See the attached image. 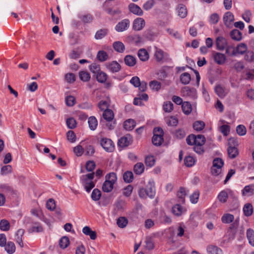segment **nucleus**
I'll list each match as a JSON object with an SVG mask.
<instances>
[{"label":"nucleus","mask_w":254,"mask_h":254,"mask_svg":"<svg viewBox=\"0 0 254 254\" xmlns=\"http://www.w3.org/2000/svg\"><path fill=\"white\" fill-rule=\"evenodd\" d=\"M139 196L142 198L149 197L151 198L154 197L155 195V184L153 180H149L145 188H140L138 191Z\"/></svg>","instance_id":"obj_1"},{"label":"nucleus","mask_w":254,"mask_h":254,"mask_svg":"<svg viewBox=\"0 0 254 254\" xmlns=\"http://www.w3.org/2000/svg\"><path fill=\"white\" fill-rule=\"evenodd\" d=\"M117 178L116 173H110L105 176V181L103 184V191L106 192H110L113 189L114 184L117 181Z\"/></svg>","instance_id":"obj_2"},{"label":"nucleus","mask_w":254,"mask_h":254,"mask_svg":"<svg viewBox=\"0 0 254 254\" xmlns=\"http://www.w3.org/2000/svg\"><path fill=\"white\" fill-rule=\"evenodd\" d=\"M154 55L155 60L158 63H164L171 60L169 54L168 53L157 47H155Z\"/></svg>","instance_id":"obj_3"},{"label":"nucleus","mask_w":254,"mask_h":254,"mask_svg":"<svg viewBox=\"0 0 254 254\" xmlns=\"http://www.w3.org/2000/svg\"><path fill=\"white\" fill-rule=\"evenodd\" d=\"M189 145H203L205 142V138L203 135H190L186 139Z\"/></svg>","instance_id":"obj_4"},{"label":"nucleus","mask_w":254,"mask_h":254,"mask_svg":"<svg viewBox=\"0 0 254 254\" xmlns=\"http://www.w3.org/2000/svg\"><path fill=\"white\" fill-rule=\"evenodd\" d=\"M100 144L104 149L107 152H112L114 150V143L113 141L109 138H101L100 140Z\"/></svg>","instance_id":"obj_5"},{"label":"nucleus","mask_w":254,"mask_h":254,"mask_svg":"<svg viewBox=\"0 0 254 254\" xmlns=\"http://www.w3.org/2000/svg\"><path fill=\"white\" fill-rule=\"evenodd\" d=\"M181 93L184 97L194 99L196 97V91L194 88L189 86L183 87L181 90Z\"/></svg>","instance_id":"obj_6"},{"label":"nucleus","mask_w":254,"mask_h":254,"mask_svg":"<svg viewBox=\"0 0 254 254\" xmlns=\"http://www.w3.org/2000/svg\"><path fill=\"white\" fill-rule=\"evenodd\" d=\"M129 24V20L127 19H125L118 23L115 26V30L119 32H123L128 29Z\"/></svg>","instance_id":"obj_7"},{"label":"nucleus","mask_w":254,"mask_h":254,"mask_svg":"<svg viewBox=\"0 0 254 254\" xmlns=\"http://www.w3.org/2000/svg\"><path fill=\"white\" fill-rule=\"evenodd\" d=\"M225 25L228 28L232 27V23L234 21V16L233 13L230 11L226 12L223 17Z\"/></svg>","instance_id":"obj_8"},{"label":"nucleus","mask_w":254,"mask_h":254,"mask_svg":"<svg viewBox=\"0 0 254 254\" xmlns=\"http://www.w3.org/2000/svg\"><path fill=\"white\" fill-rule=\"evenodd\" d=\"M215 44L218 50H223L227 46V40L222 36H219L216 39Z\"/></svg>","instance_id":"obj_9"},{"label":"nucleus","mask_w":254,"mask_h":254,"mask_svg":"<svg viewBox=\"0 0 254 254\" xmlns=\"http://www.w3.org/2000/svg\"><path fill=\"white\" fill-rule=\"evenodd\" d=\"M126 40L127 42L129 43H134L136 45H138L142 43V39L138 34H132L128 35L127 38Z\"/></svg>","instance_id":"obj_10"},{"label":"nucleus","mask_w":254,"mask_h":254,"mask_svg":"<svg viewBox=\"0 0 254 254\" xmlns=\"http://www.w3.org/2000/svg\"><path fill=\"white\" fill-rule=\"evenodd\" d=\"M213 57L214 61L218 64H223L226 61V56L222 53L214 52Z\"/></svg>","instance_id":"obj_11"},{"label":"nucleus","mask_w":254,"mask_h":254,"mask_svg":"<svg viewBox=\"0 0 254 254\" xmlns=\"http://www.w3.org/2000/svg\"><path fill=\"white\" fill-rule=\"evenodd\" d=\"M145 24V20L142 18L138 17L134 20L132 27L134 30L139 31L144 27Z\"/></svg>","instance_id":"obj_12"},{"label":"nucleus","mask_w":254,"mask_h":254,"mask_svg":"<svg viewBox=\"0 0 254 254\" xmlns=\"http://www.w3.org/2000/svg\"><path fill=\"white\" fill-rule=\"evenodd\" d=\"M25 233L24 229H19L15 234V240L21 248L24 246L23 243V236Z\"/></svg>","instance_id":"obj_13"},{"label":"nucleus","mask_w":254,"mask_h":254,"mask_svg":"<svg viewBox=\"0 0 254 254\" xmlns=\"http://www.w3.org/2000/svg\"><path fill=\"white\" fill-rule=\"evenodd\" d=\"M132 141V138L129 135H126L121 137L118 141V145L120 147H124L129 145Z\"/></svg>","instance_id":"obj_14"},{"label":"nucleus","mask_w":254,"mask_h":254,"mask_svg":"<svg viewBox=\"0 0 254 254\" xmlns=\"http://www.w3.org/2000/svg\"><path fill=\"white\" fill-rule=\"evenodd\" d=\"M128 9L129 11L134 14L139 16L143 15V12L141 8L133 3H131L128 5Z\"/></svg>","instance_id":"obj_15"},{"label":"nucleus","mask_w":254,"mask_h":254,"mask_svg":"<svg viewBox=\"0 0 254 254\" xmlns=\"http://www.w3.org/2000/svg\"><path fill=\"white\" fill-rule=\"evenodd\" d=\"M215 92L216 94L221 98H223L228 93V90L220 85L216 86Z\"/></svg>","instance_id":"obj_16"},{"label":"nucleus","mask_w":254,"mask_h":254,"mask_svg":"<svg viewBox=\"0 0 254 254\" xmlns=\"http://www.w3.org/2000/svg\"><path fill=\"white\" fill-rule=\"evenodd\" d=\"M176 10L178 13V15L182 18L186 17L188 14V10L186 6L183 4H179L178 5Z\"/></svg>","instance_id":"obj_17"},{"label":"nucleus","mask_w":254,"mask_h":254,"mask_svg":"<svg viewBox=\"0 0 254 254\" xmlns=\"http://www.w3.org/2000/svg\"><path fill=\"white\" fill-rule=\"evenodd\" d=\"M82 232L84 234L89 236L91 240H94L97 238L96 232L92 231L89 226H85L82 229Z\"/></svg>","instance_id":"obj_18"},{"label":"nucleus","mask_w":254,"mask_h":254,"mask_svg":"<svg viewBox=\"0 0 254 254\" xmlns=\"http://www.w3.org/2000/svg\"><path fill=\"white\" fill-rule=\"evenodd\" d=\"M124 61L127 65L130 67L134 66L136 63L135 57L130 55L125 56Z\"/></svg>","instance_id":"obj_19"},{"label":"nucleus","mask_w":254,"mask_h":254,"mask_svg":"<svg viewBox=\"0 0 254 254\" xmlns=\"http://www.w3.org/2000/svg\"><path fill=\"white\" fill-rule=\"evenodd\" d=\"M247 46L243 43L239 44L235 48L236 56L243 55L247 51Z\"/></svg>","instance_id":"obj_20"},{"label":"nucleus","mask_w":254,"mask_h":254,"mask_svg":"<svg viewBox=\"0 0 254 254\" xmlns=\"http://www.w3.org/2000/svg\"><path fill=\"white\" fill-rule=\"evenodd\" d=\"M137 55L139 59L143 62L147 61L149 58V54L145 49H139Z\"/></svg>","instance_id":"obj_21"},{"label":"nucleus","mask_w":254,"mask_h":254,"mask_svg":"<svg viewBox=\"0 0 254 254\" xmlns=\"http://www.w3.org/2000/svg\"><path fill=\"white\" fill-rule=\"evenodd\" d=\"M113 47L114 49L119 53H123L125 50V46L121 41H116L113 43Z\"/></svg>","instance_id":"obj_22"},{"label":"nucleus","mask_w":254,"mask_h":254,"mask_svg":"<svg viewBox=\"0 0 254 254\" xmlns=\"http://www.w3.org/2000/svg\"><path fill=\"white\" fill-rule=\"evenodd\" d=\"M254 186L248 185L245 187L242 190V194L244 196H250L254 194Z\"/></svg>","instance_id":"obj_23"},{"label":"nucleus","mask_w":254,"mask_h":254,"mask_svg":"<svg viewBox=\"0 0 254 254\" xmlns=\"http://www.w3.org/2000/svg\"><path fill=\"white\" fill-rule=\"evenodd\" d=\"M107 68L112 72H117L120 70L121 66L118 63L114 61L108 64Z\"/></svg>","instance_id":"obj_24"},{"label":"nucleus","mask_w":254,"mask_h":254,"mask_svg":"<svg viewBox=\"0 0 254 254\" xmlns=\"http://www.w3.org/2000/svg\"><path fill=\"white\" fill-rule=\"evenodd\" d=\"M103 117L107 122H111L114 118V113L111 109L104 111L103 113Z\"/></svg>","instance_id":"obj_25"},{"label":"nucleus","mask_w":254,"mask_h":254,"mask_svg":"<svg viewBox=\"0 0 254 254\" xmlns=\"http://www.w3.org/2000/svg\"><path fill=\"white\" fill-rule=\"evenodd\" d=\"M206 251L210 254H222V250L214 246H208L206 248Z\"/></svg>","instance_id":"obj_26"},{"label":"nucleus","mask_w":254,"mask_h":254,"mask_svg":"<svg viewBox=\"0 0 254 254\" xmlns=\"http://www.w3.org/2000/svg\"><path fill=\"white\" fill-rule=\"evenodd\" d=\"M135 126V121L132 119H128L124 123V127L127 130H132Z\"/></svg>","instance_id":"obj_27"},{"label":"nucleus","mask_w":254,"mask_h":254,"mask_svg":"<svg viewBox=\"0 0 254 254\" xmlns=\"http://www.w3.org/2000/svg\"><path fill=\"white\" fill-rule=\"evenodd\" d=\"M180 81L184 85L188 84L191 80V76L188 72H184L180 75Z\"/></svg>","instance_id":"obj_28"},{"label":"nucleus","mask_w":254,"mask_h":254,"mask_svg":"<svg viewBox=\"0 0 254 254\" xmlns=\"http://www.w3.org/2000/svg\"><path fill=\"white\" fill-rule=\"evenodd\" d=\"M110 105V100L107 99L106 100H101L98 103V107L102 111H106L109 110Z\"/></svg>","instance_id":"obj_29"},{"label":"nucleus","mask_w":254,"mask_h":254,"mask_svg":"<svg viewBox=\"0 0 254 254\" xmlns=\"http://www.w3.org/2000/svg\"><path fill=\"white\" fill-rule=\"evenodd\" d=\"M230 36L232 39L239 41L242 38V33L237 29L233 30L230 33Z\"/></svg>","instance_id":"obj_30"},{"label":"nucleus","mask_w":254,"mask_h":254,"mask_svg":"<svg viewBox=\"0 0 254 254\" xmlns=\"http://www.w3.org/2000/svg\"><path fill=\"white\" fill-rule=\"evenodd\" d=\"M247 237L249 244L253 247H254V231L249 228L247 231Z\"/></svg>","instance_id":"obj_31"},{"label":"nucleus","mask_w":254,"mask_h":254,"mask_svg":"<svg viewBox=\"0 0 254 254\" xmlns=\"http://www.w3.org/2000/svg\"><path fill=\"white\" fill-rule=\"evenodd\" d=\"M234 217L233 215L229 213L224 214L221 217V221L223 223L229 224L233 221Z\"/></svg>","instance_id":"obj_32"},{"label":"nucleus","mask_w":254,"mask_h":254,"mask_svg":"<svg viewBox=\"0 0 254 254\" xmlns=\"http://www.w3.org/2000/svg\"><path fill=\"white\" fill-rule=\"evenodd\" d=\"M134 173L137 175H141L144 171V166L142 163H136L133 168Z\"/></svg>","instance_id":"obj_33"},{"label":"nucleus","mask_w":254,"mask_h":254,"mask_svg":"<svg viewBox=\"0 0 254 254\" xmlns=\"http://www.w3.org/2000/svg\"><path fill=\"white\" fill-rule=\"evenodd\" d=\"M243 212L245 216H250L253 212V207L251 204L247 203L243 207Z\"/></svg>","instance_id":"obj_34"},{"label":"nucleus","mask_w":254,"mask_h":254,"mask_svg":"<svg viewBox=\"0 0 254 254\" xmlns=\"http://www.w3.org/2000/svg\"><path fill=\"white\" fill-rule=\"evenodd\" d=\"M183 112L186 115L190 114L191 111V105L189 102H184L182 105Z\"/></svg>","instance_id":"obj_35"},{"label":"nucleus","mask_w":254,"mask_h":254,"mask_svg":"<svg viewBox=\"0 0 254 254\" xmlns=\"http://www.w3.org/2000/svg\"><path fill=\"white\" fill-rule=\"evenodd\" d=\"M227 151L229 157L232 159L235 158L239 154L238 150L235 146L228 147Z\"/></svg>","instance_id":"obj_36"},{"label":"nucleus","mask_w":254,"mask_h":254,"mask_svg":"<svg viewBox=\"0 0 254 254\" xmlns=\"http://www.w3.org/2000/svg\"><path fill=\"white\" fill-rule=\"evenodd\" d=\"M88 123L90 129L95 130L98 125L97 120L95 117L92 116L88 118Z\"/></svg>","instance_id":"obj_37"},{"label":"nucleus","mask_w":254,"mask_h":254,"mask_svg":"<svg viewBox=\"0 0 254 254\" xmlns=\"http://www.w3.org/2000/svg\"><path fill=\"white\" fill-rule=\"evenodd\" d=\"M4 247L5 251L9 254H12L15 251V245L12 242H8L7 243H6Z\"/></svg>","instance_id":"obj_38"},{"label":"nucleus","mask_w":254,"mask_h":254,"mask_svg":"<svg viewBox=\"0 0 254 254\" xmlns=\"http://www.w3.org/2000/svg\"><path fill=\"white\" fill-rule=\"evenodd\" d=\"M205 126V124L204 122L201 121H196L193 124L194 129L197 131L202 130L204 128Z\"/></svg>","instance_id":"obj_39"},{"label":"nucleus","mask_w":254,"mask_h":254,"mask_svg":"<svg viewBox=\"0 0 254 254\" xmlns=\"http://www.w3.org/2000/svg\"><path fill=\"white\" fill-rule=\"evenodd\" d=\"M10 225L6 219H2L0 221V229L3 231H7L9 230Z\"/></svg>","instance_id":"obj_40"},{"label":"nucleus","mask_w":254,"mask_h":254,"mask_svg":"<svg viewBox=\"0 0 254 254\" xmlns=\"http://www.w3.org/2000/svg\"><path fill=\"white\" fill-rule=\"evenodd\" d=\"M149 87L152 90L158 91L161 89V83L157 80H153L149 83Z\"/></svg>","instance_id":"obj_41"},{"label":"nucleus","mask_w":254,"mask_h":254,"mask_svg":"<svg viewBox=\"0 0 254 254\" xmlns=\"http://www.w3.org/2000/svg\"><path fill=\"white\" fill-rule=\"evenodd\" d=\"M184 209L180 204H176L172 207V212L176 216H180L183 213Z\"/></svg>","instance_id":"obj_42"},{"label":"nucleus","mask_w":254,"mask_h":254,"mask_svg":"<svg viewBox=\"0 0 254 254\" xmlns=\"http://www.w3.org/2000/svg\"><path fill=\"white\" fill-rule=\"evenodd\" d=\"M79 78L84 82H87L90 79L89 73L86 71H81L79 72Z\"/></svg>","instance_id":"obj_43"},{"label":"nucleus","mask_w":254,"mask_h":254,"mask_svg":"<svg viewBox=\"0 0 254 254\" xmlns=\"http://www.w3.org/2000/svg\"><path fill=\"white\" fill-rule=\"evenodd\" d=\"M69 245V240L68 237L66 236L63 237L59 241L60 247L62 249L67 248Z\"/></svg>","instance_id":"obj_44"},{"label":"nucleus","mask_w":254,"mask_h":254,"mask_svg":"<svg viewBox=\"0 0 254 254\" xmlns=\"http://www.w3.org/2000/svg\"><path fill=\"white\" fill-rule=\"evenodd\" d=\"M43 231V228L42 226L39 223H35L28 230L29 233L33 232H41Z\"/></svg>","instance_id":"obj_45"},{"label":"nucleus","mask_w":254,"mask_h":254,"mask_svg":"<svg viewBox=\"0 0 254 254\" xmlns=\"http://www.w3.org/2000/svg\"><path fill=\"white\" fill-rule=\"evenodd\" d=\"M97 59L100 62H104L108 59V55L104 51H99L97 55Z\"/></svg>","instance_id":"obj_46"},{"label":"nucleus","mask_w":254,"mask_h":254,"mask_svg":"<svg viewBox=\"0 0 254 254\" xmlns=\"http://www.w3.org/2000/svg\"><path fill=\"white\" fill-rule=\"evenodd\" d=\"M107 78V75L104 72L99 71L97 73V80L100 83H104Z\"/></svg>","instance_id":"obj_47"},{"label":"nucleus","mask_w":254,"mask_h":254,"mask_svg":"<svg viewBox=\"0 0 254 254\" xmlns=\"http://www.w3.org/2000/svg\"><path fill=\"white\" fill-rule=\"evenodd\" d=\"M123 179L126 183H130L133 181V175L131 172L127 171L124 174Z\"/></svg>","instance_id":"obj_48"},{"label":"nucleus","mask_w":254,"mask_h":254,"mask_svg":"<svg viewBox=\"0 0 254 254\" xmlns=\"http://www.w3.org/2000/svg\"><path fill=\"white\" fill-rule=\"evenodd\" d=\"M228 196V193L225 190L221 191L218 195V199L219 201L225 203L227 201Z\"/></svg>","instance_id":"obj_49"},{"label":"nucleus","mask_w":254,"mask_h":254,"mask_svg":"<svg viewBox=\"0 0 254 254\" xmlns=\"http://www.w3.org/2000/svg\"><path fill=\"white\" fill-rule=\"evenodd\" d=\"M101 196V191L97 189H94L91 193V198L94 201H98L100 199Z\"/></svg>","instance_id":"obj_50"},{"label":"nucleus","mask_w":254,"mask_h":254,"mask_svg":"<svg viewBox=\"0 0 254 254\" xmlns=\"http://www.w3.org/2000/svg\"><path fill=\"white\" fill-rule=\"evenodd\" d=\"M200 195V192L198 190H196L194 191V192L190 195V201L192 203H196L198 201L199 196Z\"/></svg>","instance_id":"obj_51"},{"label":"nucleus","mask_w":254,"mask_h":254,"mask_svg":"<svg viewBox=\"0 0 254 254\" xmlns=\"http://www.w3.org/2000/svg\"><path fill=\"white\" fill-rule=\"evenodd\" d=\"M184 163L186 166L191 167L194 164L195 160L192 157L188 156L185 158Z\"/></svg>","instance_id":"obj_52"},{"label":"nucleus","mask_w":254,"mask_h":254,"mask_svg":"<svg viewBox=\"0 0 254 254\" xmlns=\"http://www.w3.org/2000/svg\"><path fill=\"white\" fill-rule=\"evenodd\" d=\"M166 122L168 126H176L178 123L177 119L174 117H170L166 119Z\"/></svg>","instance_id":"obj_53"},{"label":"nucleus","mask_w":254,"mask_h":254,"mask_svg":"<svg viewBox=\"0 0 254 254\" xmlns=\"http://www.w3.org/2000/svg\"><path fill=\"white\" fill-rule=\"evenodd\" d=\"M186 194L187 193L185 189L183 188H180L177 193L178 197L180 199V202H182V203L185 202V197Z\"/></svg>","instance_id":"obj_54"},{"label":"nucleus","mask_w":254,"mask_h":254,"mask_svg":"<svg viewBox=\"0 0 254 254\" xmlns=\"http://www.w3.org/2000/svg\"><path fill=\"white\" fill-rule=\"evenodd\" d=\"M236 131L239 135L243 136L246 134L247 129L244 125H240L237 127Z\"/></svg>","instance_id":"obj_55"},{"label":"nucleus","mask_w":254,"mask_h":254,"mask_svg":"<svg viewBox=\"0 0 254 254\" xmlns=\"http://www.w3.org/2000/svg\"><path fill=\"white\" fill-rule=\"evenodd\" d=\"M117 223L119 227L124 228L127 226L128 221L125 217H121L118 218Z\"/></svg>","instance_id":"obj_56"},{"label":"nucleus","mask_w":254,"mask_h":254,"mask_svg":"<svg viewBox=\"0 0 254 254\" xmlns=\"http://www.w3.org/2000/svg\"><path fill=\"white\" fill-rule=\"evenodd\" d=\"M245 60L248 62L254 61V52L252 51H248L246 52Z\"/></svg>","instance_id":"obj_57"},{"label":"nucleus","mask_w":254,"mask_h":254,"mask_svg":"<svg viewBox=\"0 0 254 254\" xmlns=\"http://www.w3.org/2000/svg\"><path fill=\"white\" fill-rule=\"evenodd\" d=\"M155 162V159L153 156H148L145 158V163L146 166L152 167Z\"/></svg>","instance_id":"obj_58"},{"label":"nucleus","mask_w":254,"mask_h":254,"mask_svg":"<svg viewBox=\"0 0 254 254\" xmlns=\"http://www.w3.org/2000/svg\"><path fill=\"white\" fill-rule=\"evenodd\" d=\"M163 141V137L160 136H153L152 142L156 146L160 145Z\"/></svg>","instance_id":"obj_59"},{"label":"nucleus","mask_w":254,"mask_h":254,"mask_svg":"<svg viewBox=\"0 0 254 254\" xmlns=\"http://www.w3.org/2000/svg\"><path fill=\"white\" fill-rule=\"evenodd\" d=\"M107 34V30L106 29H101L96 33L95 38L96 39H101L104 37Z\"/></svg>","instance_id":"obj_60"},{"label":"nucleus","mask_w":254,"mask_h":254,"mask_svg":"<svg viewBox=\"0 0 254 254\" xmlns=\"http://www.w3.org/2000/svg\"><path fill=\"white\" fill-rule=\"evenodd\" d=\"M67 140L71 143H73L76 141V135L72 130H69L66 133Z\"/></svg>","instance_id":"obj_61"},{"label":"nucleus","mask_w":254,"mask_h":254,"mask_svg":"<svg viewBox=\"0 0 254 254\" xmlns=\"http://www.w3.org/2000/svg\"><path fill=\"white\" fill-rule=\"evenodd\" d=\"M79 18L84 23H90L93 19L92 15L90 14H87L79 16Z\"/></svg>","instance_id":"obj_62"},{"label":"nucleus","mask_w":254,"mask_h":254,"mask_svg":"<svg viewBox=\"0 0 254 254\" xmlns=\"http://www.w3.org/2000/svg\"><path fill=\"white\" fill-rule=\"evenodd\" d=\"M223 165L224 162L222 159L216 158L213 160L212 166H214V168L218 167L222 169Z\"/></svg>","instance_id":"obj_63"},{"label":"nucleus","mask_w":254,"mask_h":254,"mask_svg":"<svg viewBox=\"0 0 254 254\" xmlns=\"http://www.w3.org/2000/svg\"><path fill=\"white\" fill-rule=\"evenodd\" d=\"M163 109L166 112H171L173 109V104L170 101L165 102Z\"/></svg>","instance_id":"obj_64"}]
</instances>
